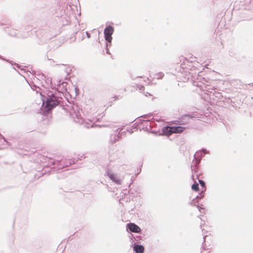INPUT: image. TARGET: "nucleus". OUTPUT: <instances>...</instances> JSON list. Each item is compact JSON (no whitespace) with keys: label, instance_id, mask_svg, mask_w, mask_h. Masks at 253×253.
I'll return each instance as SVG.
<instances>
[{"label":"nucleus","instance_id":"ddd939ff","mask_svg":"<svg viewBox=\"0 0 253 253\" xmlns=\"http://www.w3.org/2000/svg\"><path fill=\"white\" fill-rule=\"evenodd\" d=\"M87 37L89 38L90 37V36L87 33Z\"/></svg>","mask_w":253,"mask_h":253},{"label":"nucleus","instance_id":"7ed1b4c3","mask_svg":"<svg viewBox=\"0 0 253 253\" xmlns=\"http://www.w3.org/2000/svg\"><path fill=\"white\" fill-rule=\"evenodd\" d=\"M106 174L115 183L118 184H121L123 179L118 175L114 173L111 170H108L106 172Z\"/></svg>","mask_w":253,"mask_h":253},{"label":"nucleus","instance_id":"9d476101","mask_svg":"<svg viewBox=\"0 0 253 253\" xmlns=\"http://www.w3.org/2000/svg\"><path fill=\"white\" fill-rule=\"evenodd\" d=\"M199 182L203 187H205V183L202 180H199Z\"/></svg>","mask_w":253,"mask_h":253},{"label":"nucleus","instance_id":"39448f33","mask_svg":"<svg viewBox=\"0 0 253 253\" xmlns=\"http://www.w3.org/2000/svg\"><path fill=\"white\" fill-rule=\"evenodd\" d=\"M127 229H129L131 232L134 233H139L141 231L139 227L133 223H129L127 224Z\"/></svg>","mask_w":253,"mask_h":253},{"label":"nucleus","instance_id":"20e7f679","mask_svg":"<svg viewBox=\"0 0 253 253\" xmlns=\"http://www.w3.org/2000/svg\"><path fill=\"white\" fill-rule=\"evenodd\" d=\"M114 32L113 28L109 26L106 27L104 30V35L105 40L109 42H111L112 41V35L113 34Z\"/></svg>","mask_w":253,"mask_h":253},{"label":"nucleus","instance_id":"f8f14e48","mask_svg":"<svg viewBox=\"0 0 253 253\" xmlns=\"http://www.w3.org/2000/svg\"><path fill=\"white\" fill-rule=\"evenodd\" d=\"M201 153V152H197L195 154V156L198 155Z\"/></svg>","mask_w":253,"mask_h":253},{"label":"nucleus","instance_id":"f257e3e1","mask_svg":"<svg viewBox=\"0 0 253 253\" xmlns=\"http://www.w3.org/2000/svg\"><path fill=\"white\" fill-rule=\"evenodd\" d=\"M42 100V106H44L46 111H49L58 104V101L57 97L53 95H49L46 101Z\"/></svg>","mask_w":253,"mask_h":253},{"label":"nucleus","instance_id":"f03ea898","mask_svg":"<svg viewBox=\"0 0 253 253\" xmlns=\"http://www.w3.org/2000/svg\"><path fill=\"white\" fill-rule=\"evenodd\" d=\"M184 129L181 126H166L163 128V134L169 136L172 133L182 132Z\"/></svg>","mask_w":253,"mask_h":253},{"label":"nucleus","instance_id":"9b49d317","mask_svg":"<svg viewBox=\"0 0 253 253\" xmlns=\"http://www.w3.org/2000/svg\"><path fill=\"white\" fill-rule=\"evenodd\" d=\"M202 152H203V153H208V152H207V150H206V149H203L202 150Z\"/></svg>","mask_w":253,"mask_h":253},{"label":"nucleus","instance_id":"1a4fd4ad","mask_svg":"<svg viewBox=\"0 0 253 253\" xmlns=\"http://www.w3.org/2000/svg\"><path fill=\"white\" fill-rule=\"evenodd\" d=\"M204 197V194L203 192H201L200 194V195L199 196H198L197 197V198H199V199H202Z\"/></svg>","mask_w":253,"mask_h":253},{"label":"nucleus","instance_id":"423d86ee","mask_svg":"<svg viewBox=\"0 0 253 253\" xmlns=\"http://www.w3.org/2000/svg\"><path fill=\"white\" fill-rule=\"evenodd\" d=\"M55 84L58 86L57 89L62 92L66 90L67 84L65 82H62L57 81L56 82L54 83Z\"/></svg>","mask_w":253,"mask_h":253},{"label":"nucleus","instance_id":"6e6552de","mask_svg":"<svg viewBox=\"0 0 253 253\" xmlns=\"http://www.w3.org/2000/svg\"><path fill=\"white\" fill-rule=\"evenodd\" d=\"M192 189L196 191H197L199 190V184L197 183H194L192 185Z\"/></svg>","mask_w":253,"mask_h":253},{"label":"nucleus","instance_id":"0eeeda50","mask_svg":"<svg viewBox=\"0 0 253 253\" xmlns=\"http://www.w3.org/2000/svg\"><path fill=\"white\" fill-rule=\"evenodd\" d=\"M133 250L136 253H143L144 248L142 245H135L133 247Z\"/></svg>","mask_w":253,"mask_h":253}]
</instances>
